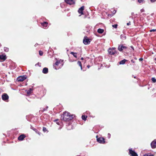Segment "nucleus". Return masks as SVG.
<instances>
[{
	"label": "nucleus",
	"instance_id": "f257e3e1",
	"mask_svg": "<svg viewBox=\"0 0 156 156\" xmlns=\"http://www.w3.org/2000/svg\"><path fill=\"white\" fill-rule=\"evenodd\" d=\"M73 116L69 112L65 111L61 116V119L65 121H69L73 118Z\"/></svg>",
	"mask_w": 156,
	"mask_h": 156
},
{
	"label": "nucleus",
	"instance_id": "f03ea898",
	"mask_svg": "<svg viewBox=\"0 0 156 156\" xmlns=\"http://www.w3.org/2000/svg\"><path fill=\"white\" fill-rule=\"evenodd\" d=\"M26 77L25 76H20L17 78V80L18 81L22 82L26 79Z\"/></svg>",
	"mask_w": 156,
	"mask_h": 156
},
{
	"label": "nucleus",
	"instance_id": "7ed1b4c3",
	"mask_svg": "<svg viewBox=\"0 0 156 156\" xmlns=\"http://www.w3.org/2000/svg\"><path fill=\"white\" fill-rule=\"evenodd\" d=\"M97 141L100 143L104 144L105 143V139L102 137H100L97 138Z\"/></svg>",
	"mask_w": 156,
	"mask_h": 156
},
{
	"label": "nucleus",
	"instance_id": "20e7f679",
	"mask_svg": "<svg viewBox=\"0 0 156 156\" xmlns=\"http://www.w3.org/2000/svg\"><path fill=\"white\" fill-rule=\"evenodd\" d=\"M87 37H85L83 39V43L85 44H90V41L88 38H86Z\"/></svg>",
	"mask_w": 156,
	"mask_h": 156
},
{
	"label": "nucleus",
	"instance_id": "39448f33",
	"mask_svg": "<svg viewBox=\"0 0 156 156\" xmlns=\"http://www.w3.org/2000/svg\"><path fill=\"white\" fill-rule=\"evenodd\" d=\"M129 153L131 156H138L137 154L133 151L131 149H129Z\"/></svg>",
	"mask_w": 156,
	"mask_h": 156
},
{
	"label": "nucleus",
	"instance_id": "423d86ee",
	"mask_svg": "<svg viewBox=\"0 0 156 156\" xmlns=\"http://www.w3.org/2000/svg\"><path fill=\"white\" fill-rule=\"evenodd\" d=\"M65 1L69 5L74 4L75 2V0H65Z\"/></svg>",
	"mask_w": 156,
	"mask_h": 156
},
{
	"label": "nucleus",
	"instance_id": "0eeeda50",
	"mask_svg": "<svg viewBox=\"0 0 156 156\" xmlns=\"http://www.w3.org/2000/svg\"><path fill=\"white\" fill-rule=\"evenodd\" d=\"M6 58V55L5 54H0V60L4 61Z\"/></svg>",
	"mask_w": 156,
	"mask_h": 156
},
{
	"label": "nucleus",
	"instance_id": "6e6552de",
	"mask_svg": "<svg viewBox=\"0 0 156 156\" xmlns=\"http://www.w3.org/2000/svg\"><path fill=\"white\" fill-rule=\"evenodd\" d=\"M151 146L152 148H155L156 147V139L154 140L151 143Z\"/></svg>",
	"mask_w": 156,
	"mask_h": 156
},
{
	"label": "nucleus",
	"instance_id": "1a4fd4ad",
	"mask_svg": "<svg viewBox=\"0 0 156 156\" xmlns=\"http://www.w3.org/2000/svg\"><path fill=\"white\" fill-rule=\"evenodd\" d=\"M126 48V46H124L123 45L121 44L119 45L118 47V49L120 51H122L123 50V49Z\"/></svg>",
	"mask_w": 156,
	"mask_h": 156
},
{
	"label": "nucleus",
	"instance_id": "9d476101",
	"mask_svg": "<svg viewBox=\"0 0 156 156\" xmlns=\"http://www.w3.org/2000/svg\"><path fill=\"white\" fill-rule=\"evenodd\" d=\"M2 99L3 100H7L8 99L9 96L8 95L6 94H4L2 96Z\"/></svg>",
	"mask_w": 156,
	"mask_h": 156
},
{
	"label": "nucleus",
	"instance_id": "9b49d317",
	"mask_svg": "<svg viewBox=\"0 0 156 156\" xmlns=\"http://www.w3.org/2000/svg\"><path fill=\"white\" fill-rule=\"evenodd\" d=\"M84 6H82L80 8L78 11V12L79 13H81V15L83 14V10L84 9Z\"/></svg>",
	"mask_w": 156,
	"mask_h": 156
},
{
	"label": "nucleus",
	"instance_id": "f8f14e48",
	"mask_svg": "<svg viewBox=\"0 0 156 156\" xmlns=\"http://www.w3.org/2000/svg\"><path fill=\"white\" fill-rule=\"evenodd\" d=\"M114 48H112V49L110 48L108 50V52L109 54L111 55H114L115 54L114 51H113Z\"/></svg>",
	"mask_w": 156,
	"mask_h": 156
},
{
	"label": "nucleus",
	"instance_id": "ddd939ff",
	"mask_svg": "<svg viewBox=\"0 0 156 156\" xmlns=\"http://www.w3.org/2000/svg\"><path fill=\"white\" fill-rule=\"evenodd\" d=\"M25 136L23 135H20L18 137V139L19 140H23L25 138Z\"/></svg>",
	"mask_w": 156,
	"mask_h": 156
},
{
	"label": "nucleus",
	"instance_id": "4468645a",
	"mask_svg": "<svg viewBox=\"0 0 156 156\" xmlns=\"http://www.w3.org/2000/svg\"><path fill=\"white\" fill-rule=\"evenodd\" d=\"M48 69L47 68H44L42 72L43 73L46 74L48 73Z\"/></svg>",
	"mask_w": 156,
	"mask_h": 156
},
{
	"label": "nucleus",
	"instance_id": "2eb2a0df",
	"mask_svg": "<svg viewBox=\"0 0 156 156\" xmlns=\"http://www.w3.org/2000/svg\"><path fill=\"white\" fill-rule=\"evenodd\" d=\"M127 61V60H126L125 59H124L123 60H122L121 61H120L119 63L120 64H125V62Z\"/></svg>",
	"mask_w": 156,
	"mask_h": 156
},
{
	"label": "nucleus",
	"instance_id": "dca6fc26",
	"mask_svg": "<svg viewBox=\"0 0 156 156\" xmlns=\"http://www.w3.org/2000/svg\"><path fill=\"white\" fill-rule=\"evenodd\" d=\"M103 32L104 30L101 29H99L98 30V32L100 34H101L103 33Z\"/></svg>",
	"mask_w": 156,
	"mask_h": 156
},
{
	"label": "nucleus",
	"instance_id": "f3484780",
	"mask_svg": "<svg viewBox=\"0 0 156 156\" xmlns=\"http://www.w3.org/2000/svg\"><path fill=\"white\" fill-rule=\"evenodd\" d=\"M48 24V23L47 22H44L41 23L42 25L44 27H46Z\"/></svg>",
	"mask_w": 156,
	"mask_h": 156
},
{
	"label": "nucleus",
	"instance_id": "a211bd4d",
	"mask_svg": "<svg viewBox=\"0 0 156 156\" xmlns=\"http://www.w3.org/2000/svg\"><path fill=\"white\" fill-rule=\"evenodd\" d=\"M32 90V89L31 88H30L27 91V94H30L31 93V92Z\"/></svg>",
	"mask_w": 156,
	"mask_h": 156
},
{
	"label": "nucleus",
	"instance_id": "6ab92c4d",
	"mask_svg": "<svg viewBox=\"0 0 156 156\" xmlns=\"http://www.w3.org/2000/svg\"><path fill=\"white\" fill-rule=\"evenodd\" d=\"M121 38L123 40H124L126 39V37L124 35H121L120 36Z\"/></svg>",
	"mask_w": 156,
	"mask_h": 156
},
{
	"label": "nucleus",
	"instance_id": "aec40b11",
	"mask_svg": "<svg viewBox=\"0 0 156 156\" xmlns=\"http://www.w3.org/2000/svg\"><path fill=\"white\" fill-rule=\"evenodd\" d=\"M77 64L80 66L81 67V69L82 70V64H81V62L80 61H78V62H77Z\"/></svg>",
	"mask_w": 156,
	"mask_h": 156
},
{
	"label": "nucleus",
	"instance_id": "412c9836",
	"mask_svg": "<svg viewBox=\"0 0 156 156\" xmlns=\"http://www.w3.org/2000/svg\"><path fill=\"white\" fill-rule=\"evenodd\" d=\"M87 116H85L84 115H82V119L83 120H86V119L87 118Z\"/></svg>",
	"mask_w": 156,
	"mask_h": 156
},
{
	"label": "nucleus",
	"instance_id": "4be33fe9",
	"mask_svg": "<svg viewBox=\"0 0 156 156\" xmlns=\"http://www.w3.org/2000/svg\"><path fill=\"white\" fill-rule=\"evenodd\" d=\"M143 156H154L153 155L150 154H144Z\"/></svg>",
	"mask_w": 156,
	"mask_h": 156
},
{
	"label": "nucleus",
	"instance_id": "5701e85b",
	"mask_svg": "<svg viewBox=\"0 0 156 156\" xmlns=\"http://www.w3.org/2000/svg\"><path fill=\"white\" fill-rule=\"evenodd\" d=\"M152 80L154 83H155L156 82V79L154 78H152Z\"/></svg>",
	"mask_w": 156,
	"mask_h": 156
},
{
	"label": "nucleus",
	"instance_id": "b1692460",
	"mask_svg": "<svg viewBox=\"0 0 156 156\" xmlns=\"http://www.w3.org/2000/svg\"><path fill=\"white\" fill-rule=\"evenodd\" d=\"M4 50L5 51L8 52L9 51V48H4Z\"/></svg>",
	"mask_w": 156,
	"mask_h": 156
},
{
	"label": "nucleus",
	"instance_id": "393cba45",
	"mask_svg": "<svg viewBox=\"0 0 156 156\" xmlns=\"http://www.w3.org/2000/svg\"><path fill=\"white\" fill-rule=\"evenodd\" d=\"M118 25L117 24H115L114 25H112V26L113 27H114L115 28H116L117 27Z\"/></svg>",
	"mask_w": 156,
	"mask_h": 156
},
{
	"label": "nucleus",
	"instance_id": "a878e982",
	"mask_svg": "<svg viewBox=\"0 0 156 156\" xmlns=\"http://www.w3.org/2000/svg\"><path fill=\"white\" fill-rule=\"evenodd\" d=\"M39 54L41 56L43 54V52L41 51H39Z\"/></svg>",
	"mask_w": 156,
	"mask_h": 156
},
{
	"label": "nucleus",
	"instance_id": "bb28decb",
	"mask_svg": "<svg viewBox=\"0 0 156 156\" xmlns=\"http://www.w3.org/2000/svg\"><path fill=\"white\" fill-rule=\"evenodd\" d=\"M60 63V62L58 61H57L55 63V64L56 65L58 66L59 65V64Z\"/></svg>",
	"mask_w": 156,
	"mask_h": 156
},
{
	"label": "nucleus",
	"instance_id": "cd10ccee",
	"mask_svg": "<svg viewBox=\"0 0 156 156\" xmlns=\"http://www.w3.org/2000/svg\"><path fill=\"white\" fill-rule=\"evenodd\" d=\"M144 1V0H138V1L139 3H140L141 2H143V1Z\"/></svg>",
	"mask_w": 156,
	"mask_h": 156
},
{
	"label": "nucleus",
	"instance_id": "c85d7f7f",
	"mask_svg": "<svg viewBox=\"0 0 156 156\" xmlns=\"http://www.w3.org/2000/svg\"><path fill=\"white\" fill-rule=\"evenodd\" d=\"M156 30V29H152V30H150V31L151 32H154V31H155Z\"/></svg>",
	"mask_w": 156,
	"mask_h": 156
},
{
	"label": "nucleus",
	"instance_id": "c756f323",
	"mask_svg": "<svg viewBox=\"0 0 156 156\" xmlns=\"http://www.w3.org/2000/svg\"><path fill=\"white\" fill-rule=\"evenodd\" d=\"M43 131H44V132H45L46 130H47V129H46V128L44 127H43Z\"/></svg>",
	"mask_w": 156,
	"mask_h": 156
},
{
	"label": "nucleus",
	"instance_id": "7c9ffc66",
	"mask_svg": "<svg viewBox=\"0 0 156 156\" xmlns=\"http://www.w3.org/2000/svg\"><path fill=\"white\" fill-rule=\"evenodd\" d=\"M70 54H72L73 55V54H76V53H74L73 52H71V53H70Z\"/></svg>",
	"mask_w": 156,
	"mask_h": 156
},
{
	"label": "nucleus",
	"instance_id": "2f4dec72",
	"mask_svg": "<svg viewBox=\"0 0 156 156\" xmlns=\"http://www.w3.org/2000/svg\"><path fill=\"white\" fill-rule=\"evenodd\" d=\"M151 2H154L156 1V0H150Z\"/></svg>",
	"mask_w": 156,
	"mask_h": 156
},
{
	"label": "nucleus",
	"instance_id": "473e14b6",
	"mask_svg": "<svg viewBox=\"0 0 156 156\" xmlns=\"http://www.w3.org/2000/svg\"><path fill=\"white\" fill-rule=\"evenodd\" d=\"M130 24V22H129V23H127V25L128 26Z\"/></svg>",
	"mask_w": 156,
	"mask_h": 156
},
{
	"label": "nucleus",
	"instance_id": "72a5a7b5",
	"mask_svg": "<svg viewBox=\"0 0 156 156\" xmlns=\"http://www.w3.org/2000/svg\"><path fill=\"white\" fill-rule=\"evenodd\" d=\"M140 11L141 12H144V9H142L140 10Z\"/></svg>",
	"mask_w": 156,
	"mask_h": 156
},
{
	"label": "nucleus",
	"instance_id": "f704fd0d",
	"mask_svg": "<svg viewBox=\"0 0 156 156\" xmlns=\"http://www.w3.org/2000/svg\"><path fill=\"white\" fill-rule=\"evenodd\" d=\"M73 56L75 57V58H77V56H76V54H73Z\"/></svg>",
	"mask_w": 156,
	"mask_h": 156
},
{
	"label": "nucleus",
	"instance_id": "c9c22d12",
	"mask_svg": "<svg viewBox=\"0 0 156 156\" xmlns=\"http://www.w3.org/2000/svg\"><path fill=\"white\" fill-rule=\"evenodd\" d=\"M139 61H142V60H143V58H140V59H139Z\"/></svg>",
	"mask_w": 156,
	"mask_h": 156
},
{
	"label": "nucleus",
	"instance_id": "e433bc0d",
	"mask_svg": "<svg viewBox=\"0 0 156 156\" xmlns=\"http://www.w3.org/2000/svg\"><path fill=\"white\" fill-rule=\"evenodd\" d=\"M131 62H133V63H134V61H133V60H131Z\"/></svg>",
	"mask_w": 156,
	"mask_h": 156
},
{
	"label": "nucleus",
	"instance_id": "4c0bfd02",
	"mask_svg": "<svg viewBox=\"0 0 156 156\" xmlns=\"http://www.w3.org/2000/svg\"><path fill=\"white\" fill-rule=\"evenodd\" d=\"M81 59L82 60H83V57L81 58Z\"/></svg>",
	"mask_w": 156,
	"mask_h": 156
},
{
	"label": "nucleus",
	"instance_id": "58836bf2",
	"mask_svg": "<svg viewBox=\"0 0 156 156\" xmlns=\"http://www.w3.org/2000/svg\"><path fill=\"white\" fill-rule=\"evenodd\" d=\"M131 48H132V49H133V46H131Z\"/></svg>",
	"mask_w": 156,
	"mask_h": 156
},
{
	"label": "nucleus",
	"instance_id": "ea45409f",
	"mask_svg": "<svg viewBox=\"0 0 156 156\" xmlns=\"http://www.w3.org/2000/svg\"><path fill=\"white\" fill-rule=\"evenodd\" d=\"M108 136H110V134L109 133H108Z\"/></svg>",
	"mask_w": 156,
	"mask_h": 156
},
{
	"label": "nucleus",
	"instance_id": "a19ab883",
	"mask_svg": "<svg viewBox=\"0 0 156 156\" xmlns=\"http://www.w3.org/2000/svg\"><path fill=\"white\" fill-rule=\"evenodd\" d=\"M87 67L88 68H89V66H87Z\"/></svg>",
	"mask_w": 156,
	"mask_h": 156
},
{
	"label": "nucleus",
	"instance_id": "79ce46f5",
	"mask_svg": "<svg viewBox=\"0 0 156 156\" xmlns=\"http://www.w3.org/2000/svg\"><path fill=\"white\" fill-rule=\"evenodd\" d=\"M134 78H136L135 76H134Z\"/></svg>",
	"mask_w": 156,
	"mask_h": 156
},
{
	"label": "nucleus",
	"instance_id": "37998d69",
	"mask_svg": "<svg viewBox=\"0 0 156 156\" xmlns=\"http://www.w3.org/2000/svg\"><path fill=\"white\" fill-rule=\"evenodd\" d=\"M155 60H156V58H155Z\"/></svg>",
	"mask_w": 156,
	"mask_h": 156
},
{
	"label": "nucleus",
	"instance_id": "c03bdc74",
	"mask_svg": "<svg viewBox=\"0 0 156 156\" xmlns=\"http://www.w3.org/2000/svg\"><path fill=\"white\" fill-rule=\"evenodd\" d=\"M155 63H156V62H155Z\"/></svg>",
	"mask_w": 156,
	"mask_h": 156
}]
</instances>
